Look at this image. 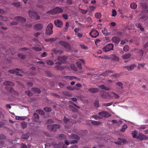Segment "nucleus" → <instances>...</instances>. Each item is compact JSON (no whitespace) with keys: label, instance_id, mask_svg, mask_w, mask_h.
Here are the masks:
<instances>
[{"label":"nucleus","instance_id":"obj_2","mask_svg":"<svg viewBox=\"0 0 148 148\" xmlns=\"http://www.w3.org/2000/svg\"><path fill=\"white\" fill-rule=\"evenodd\" d=\"M63 12V10L61 8L57 7L51 10L48 11L47 13L50 14H55L61 13Z\"/></svg>","mask_w":148,"mask_h":148},{"label":"nucleus","instance_id":"obj_47","mask_svg":"<svg viewBox=\"0 0 148 148\" xmlns=\"http://www.w3.org/2000/svg\"><path fill=\"white\" fill-rule=\"evenodd\" d=\"M127 128V126L125 124L123 125L122 127V129L121 130V131L122 132H125V129Z\"/></svg>","mask_w":148,"mask_h":148},{"label":"nucleus","instance_id":"obj_1","mask_svg":"<svg viewBox=\"0 0 148 148\" xmlns=\"http://www.w3.org/2000/svg\"><path fill=\"white\" fill-rule=\"evenodd\" d=\"M138 20L142 22L146 21L148 18V15L144 12H142L137 16Z\"/></svg>","mask_w":148,"mask_h":148},{"label":"nucleus","instance_id":"obj_13","mask_svg":"<svg viewBox=\"0 0 148 148\" xmlns=\"http://www.w3.org/2000/svg\"><path fill=\"white\" fill-rule=\"evenodd\" d=\"M67 57L65 56H60L58 58V60L59 61H60L62 63H65L67 59Z\"/></svg>","mask_w":148,"mask_h":148},{"label":"nucleus","instance_id":"obj_3","mask_svg":"<svg viewBox=\"0 0 148 148\" xmlns=\"http://www.w3.org/2000/svg\"><path fill=\"white\" fill-rule=\"evenodd\" d=\"M61 125L59 124H54L52 125H48L47 128L48 129L53 132H55L57 131V129L60 128Z\"/></svg>","mask_w":148,"mask_h":148},{"label":"nucleus","instance_id":"obj_21","mask_svg":"<svg viewBox=\"0 0 148 148\" xmlns=\"http://www.w3.org/2000/svg\"><path fill=\"white\" fill-rule=\"evenodd\" d=\"M52 52L56 54L59 53L60 54H62L63 53V51L61 50H57L55 49H54L52 50Z\"/></svg>","mask_w":148,"mask_h":148},{"label":"nucleus","instance_id":"obj_28","mask_svg":"<svg viewBox=\"0 0 148 148\" xmlns=\"http://www.w3.org/2000/svg\"><path fill=\"white\" fill-rule=\"evenodd\" d=\"M26 119V117L25 116H16V119L19 120H24Z\"/></svg>","mask_w":148,"mask_h":148},{"label":"nucleus","instance_id":"obj_30","mask_svg":"<svg viewBox=\"0 0 148 148\" xmlns=\"http://www.w3.org/2000/svg\"><path fill=\"white\" fill-rule=\"evenodd\" d=\"M57 38H49L48 39H45V40L48 42H53L56 41Z\"/></svg>","mask_w":148,"mask_h":148},{"label":"nucleus","instance_id":"obj_7","mask_svg":"<svg viewBox=\"0 0 148 148\" xmlns=\"http://www.w3.org/2000/svg\"><path fill=\"white\" fill-rule=\"evenodd\" d=\"M114 45L112 43H109L103 47L102 49L104 52H108L113 50Z\"/></svg>","mask_w":148,"mask_h":148},{"label":"nucleus","instance_id":"obj_35","mask_svg":"<svg viewBox=\"0 0 148 148\" xmlns=\"http://www.w3.org/2000/svg\"><path fill=\"white\" fill-rule=\"evenodd\" d=\"M91 123L94 125H98L100 124L101 123L99 121L92 120Z\"/></svg>","mask_w":148,"mask_h":148},{"label":"nucleus","instance_id":"obj_50","mask_svg":"<svg viewBox=\"0 0 148 148\" xmlns=\"http://www.w3.org/2000/svg\"><path fill=\"white\" fill-rule=\"evenodd\" d=\"M116 85L117 86H118L120 87L121 89H122L123 88V84L121 82H117L116 83Z\"/></svg>","mask_w":148,"mask_h":148},{"label":"nucleus","instance_id":"obj_61","mask_svg":"<svg viewBox=\"0 0 148 148\" xmlns=\"http://www.w3.org/2000/svg\"><path fill=\"white\" fill-rule=\"evenodd\" d=\"M112 104V103H103V105L105 106H108L111 105Z\"/></svg>","mask_w":148,"mask_h":148},{"label":"nucleus","instance_id":"obj_45","mask_svg":"<svg viewBox=\"0 0 148 148\" xmlns=\"http://www.w3.org/2000/svg\"><path fill=\"white\" fill-rule=\"evenodd\" d=\"M29 136L27 134H23L21 138L25 139H27L29 138Z\"/></svg>","mask_w":148,"mask_h":148},{"label":"nucleus","instance_id":"obj_8","mask_svg":"<svg viewBox=\"0 0 148 148\" xmlns=\"http://www.w3.org/2000/svg\"><path fill=\"white\" fill-rule=\"evenodd\" d=\"M89 34L92 38H96L98 36L99 33L96 30L92 29L89 33Z\"/></svg>","mask_w":148,"mask_h":148},{"label":"nucleus","instance_id":"obj_34","mask_svg":"<svg viewBox=\"0 0 148 148\" xmlns=\"http://www.w3.org/2000/svg\"><path fill=\"white\" fill-rule=\"evenodd\" d=\"M12 4L17 8L20 7L21 5L20 3L19 2L12 3Z\"/></svg>","mask_w":148,"mask_h":148},{"label":"nucleus","instance_id":"obj_20","mask_svg":"<svg viewBox=\"0 0 148 148\" xmlns=\"http://www.w3.org/2000/svg\"><path fill=\"white\" fill-rule=\"evenodd\" d=\"M108 73H114V71L113 70L107 71H106L105 72L103 73L101 75L104 76H106L108 75Z\"/></svg>","mask_w":148,"mask_h":148},{"label":"nucleus","instance_id":"obj_48","mask_svg":"<svg viewBox=\"0 0 148 148\" xmlns=\"http://www.w3.org/2000/svg\"><path fill=\"white\" fill-rule=\"evenodd\" d=\"M19 58L22 59H24L26 58V56L25 55H24L22 54H19L18 55Z\"/></svg>","mask_w":148,"mask_h":148},{"label":"nucleus","instance_id":"obj_52","mask_svg":"<svg viewBox=\"0 0 148 148\" xmlns=\"http://www.w3.org/2000/svg\"><path fill=\"white\" fill-rule=\"evenodd\" d=\"M112 16L114 17L117 14V13L116 11L114 9H113L112 11Z\"/></svg>","mask_w":148,"mask_h":148},{"label":"nucleus","instance_id":"obj_19","mask_svg":"<svg viewBox=\"0 0 148 148\" xmlns=\"http://www.w3.org/2000/svg\"><path fill=\"white\" fill-rule=\"evenodd\" d=\"M33 117L34 120L36 122H38L39 119V116L38 114L36 113H34L33 114Z\"/></svg>","mask_w":148,"mask_h":148},{"label":"nucleus","instance_id":"obj_51","mask_svg":"<svg viewBox=\"0 0 148 148\" xmlns=\"http://www.w3.org/2000/svg\"><path fill=\"white\" fill-rule=\"evenodd\" d=\"M145 64L144 63L143 64H138L137 68L138 69H139L140 67L143 68L144 67V66Z\"/></svg>","mask_w":148,"mask_h":148},{"label":"nucleus","instance_id":"obj_5","mask_svg":"<svg viewBox=\"0 0 148 148\" xmlns=\"http://www.w3.org/2000/svg\"><path fill=\"white\" fill-rule=\"evenodd\" d=\"M58 43L66 49V51H69L71 50V47L69 44L67 42L64 41H60Z\"/></svg>","mask_w":148,"mask_h":148},{"label":"nucleus","instance_id":"obj_22","mask_svg":"<svg viewBox=\"0 0 148 148\" xmlns=\"http://www.w3.org/2000/svg\"><path fill=\"white\" fill-rule=\"evenodd\" d=\"M102 32L103 34L105 36L110 35L111 34L110 32H107V29L106 28H104L103 30H102Z\"/></svg>","mask_w":148,"mask_h":148},{"label":"nucleus","instance_id":"obj_29","mask_svg":"<svg viewBox=\"0 0 148 148\" xmlns=\"http://www.w3.org/2000/svg\"><path fill=\"white\" fill-rule=\"evenodd\" d=\"M96 8V7L95 6H91L89 7L88 9L89 12H93Z\"/></svg>","mask_w":148,"mask_h":148},{"label":"nucleus","instance_id":"obj_56","mask_svg":"<svg viewBox=\"0 0 148 148\" xmlns=\"http://www.w3.org/2000/svg\"><path fill=\"white\" fill-rule=\"evenodd\" d=\"M47 64L50 65H52L54 64L53 62V61L50 60L47 61Z\"/></svg>","mask_w":148,"mask_h":148},{"label":"nucleus","instance_id":"obj_59","mask_svg":"<svg viewBox=\"0 0 148 148\" xmlns=\"http://www.w3.org/2000/svg\"><path fill=\"white\" fill-rule=\"evenodd\" d=\"M80 46L81 48L84 49H88V48L87 46H85L84 45H80Z\"/></svg>","mask_w":148,"mask_h":148},{"label":"nucleus","instance_id":"obj_54","mask_svg":"<svg viewBox=\"0 0 148 148\" xmlns=\"http://www.w3.org/2000/svg\"><path fill=\"white\" fill-rule=\"evenodd\" d=\"M112 93L114 95L113 97L114 99H118L120 97L118 95L116 94L114 92H112Z\"/></svg>","mask_w":148,"mask_h":148},{"label":"nucleus","instance_id":"obj_9","mask_svg":"<svg viewBox=\"0 0 148 148\" xmlns=\"http://www.w3.org/2000/svg\"><path fill=\"white\" fill-rule=\"evenodd\" d=\"M137 138L140 140H144L148 139V137L142 133H139Z\"/></svg>","mask_w":148,"mask_h":148},{"label":"nucleus","instance_id":"obj_4","mask_svg":"<svg viewBox=\"0 0 148 148\" xmlns=\"http://www.w3.org/2000/svg\"><path fill=\"white\" fill-rule=\"evenodd\" d=\"M29 14L31 18H34L37 20L40 19V16L38 15L37 13L34 11L29 10Z\"/></svg>","mask_w":148,"mask_h":148},{"label":"nucleus","instance_id":"obj_53","mask_svg":"<svg viewBox=\"0 0 148 148\" xmlns=\"http://www.w3.org/2000/svg\"><path fill=\"white\" fill-rule=\"evenodd\" d=\"M138 53H139V55L141 56H142L144 53V51L142 50L139 49Z\"/></svg>","mask_w":148,"mask_h":148},{"label":"nucleus","instance_id":"obj_36","mask_svg":"<svg viewBox=\"0 0 148 148\" xmlns=\"http://www.w3.org/2000/svg\"><path fill=\"white\" fill-rule=\"evenodd\" d=\"M95 16L96 18L99 19L101 18V14L100 12H97L95 14Z\"/></svg>","mask_w":148,"mask_h":148},{"label":"nucleus","instance_id":"obj_32","mask_svg":"<svg viewBox=\"0 0 148 148\" xmlns=\"http://www.w3.org/2000/svg\"><path fill=\"white\" fill-rule=\"evenodd\" d=\"M131 54L130 53H128L122 56V58L123 59H127L129 58L131 56Z\"/></svg>","mask_w":148,"mask_h":148},{"label":"nucleus","instance_id":"obj_46","mask_svg":"<svg viewBox=\"0 0 148 148\" xmlns=\"http://www.w3.org/2000/svg\"><path fill=\"white\" fill-rule=\"evenodd\" d=\"M60 139L62 140L66 138L65 136L63 134H59L58 136Z\"/></svg>","mask_w":148,"mask_h":148},{"label":"nucleus","instance_id":"obj_6","mask_svg":"<svg viewBox=\"0 0 148 148\" xmlns=\"http://www.w3.org/2000/svg\"><path fill=\"white\" fill-rule=\"evenodd\" d=\"M53 24L51 23H49L47 27L45 34L49 35H50L52 34L53 33Z\"/></svg>","mask_w":148,"mask_h":148},{"label":"nucleus","instance_id":"obj_31","mask_svg":"<svg viewBox=\"0 0 148 148\" xmlns=\"http://www.w3.org/2000/svg\"><path fill=\"white\" fill-rule=\"evenodd\" d=\"M16 70L18 71H20L21 70L18 69V68H16L15 69H11V70H9L8 71V72L11 74H14L15 73H16Z\"/></svg>","mask_w":148,"mask_h":148},{"label":"nucleus","instance_id":"obj_49","mask_svg":"<svg viewBox=\"0 0 148 148\" xmlns=\"http://www.w3.org/2000/svg\"><path fill=\"white\" fill-rule=\"evenodd\" d=\"M21 125L22 128L25 129L27 127V125L26 123L23 122L21 124Z\"/></svg>","mask_w":148,"mask_h":148},{"label":"nucleus","instance_id":"obj_38","mask_svg":"<svg viewBox=\"0 0 148 148\" xmlns=\"http://www.w3.org/2000/svg\"><path fill=\"white\" fill-rule=\"evenodd\" d=\"M69 107L72 111L75 112H77V110L72 106L69 105Z\"/></svg>","mask_w":148,"mask_h":148},{"label":"nucleus","instance_id":"obj_33","mask_svg":"<svg viewBox=\"0 0 148 148\" xmlns=\"http://www.w3.org/2000/svg\"><path fill=\"white\" fill-rule=\"evenodd\" d=\"M137 6V4L135 3H132L130 5V8L133 9H135Z\"/></svg>","mask_w":148,"mask_h":148},{"label":"nucleus","instance_id":"obj_16","mask_svg":"<svg viewBox=\"0 0 148 148\" xmlns=\"http://www.w3.org/2000/svg\"><path fill=\"white\" fill-rule=\"evenodd\" d=\"M3 84L5 86H13L14 84L13 82L10 81H5L3 83Z\"/></svg>","mask_w":148,"mask_h":148},{"label":"nucleus","instance_id":"obj_44","mask_svg":"<svg viewBox=\"0 0 148 148\" xmlns=\"http://www.w3.org/2000/svg\"><path fill=\"white\" fill-rule=\"evenodd\" d=\"M120 75V74L119 73H115L114 74L111 75L112 78H115L116 77H119Z\"/></svg>","mask_w":148,"mask_h":148},{"label":"nucleus","instance_id":"obj_60","mask_svg":"<svg viewBox=\"0 0 148 148\" xmlns=\"http://www.w3.org/2000/svg\"><path fill=\"white\" fill-rule=\"evenodd\" d=\"M69 26V23L68 22H67L66 23L65 27L66 28L65 29L66 31H67Z\"/></svg>","mask_w":148,"mask_h":148},{"label":"nucleus","instance_id":"obj_58","mask_svg":"<svg viewBox=\"0 0 148 148\" xmlns=\"http://www.w3.org/2000/svg\"><path fill=\"white\" fill-rule=\"evenodd\" d=\"M67 88L70 90H74L75 89H76L77 90H78V89H77V88H73L72 86H67Z\"/></svg>","mask_w":148,"mask_h":148},{"label":"nucleus","instance_id":"obj_27","mask_svg":"<svg viewBox=\"0 0 148 148\" xmlns=\"http://www.w3.org/2000/svg\"><path fill=\"white\" fill-rule=\"evenodd\" d=\"M32 90L35 93L38 94L40 93L41 91L38 88H32Z\"/></svg>","mask_w":148,"mask_h":148},{"label":"nucleus","instance_id":"obj_15","mask_svg":"<svg viewBox=\"0 0 148 148\" xmlns=\"http://www.w3.org/2000/svg\"><path fill=\"white\" fill-rule=\"evenodd\" d=\"M14 19L21 23L25 22L26 21L25 19L21 16L15 17H14Z\"/></svg>","mask_w":148,"mask_h":148},{"label":"nucleus","instance_id":"obj_12","mask_svg":"<svg viewBox=\"0 0 148 148\" xmlns=\"http://www.w3.org/2000/svg\"><path fill=\"white\" fill-rule=\"evenodd\" d=\"M43 27V25L42 24L37 23L34 26V28L35 30H40Z\"/></svg>","mask_w":148,"mask_h":148},{"label":"nucleus","instance_id":"obj_17","mask_svg":"<svg viewBox=\"0 0 148 148\" xmlns=\"http://www.w3.org/2000/svg\"><path fill=\"white\" fill-rule=\"evenodd\" d=\"M88 91L92 93H95L98 92L99 91V89L97 88H89Z\"/></svg>","mask_w":148,"mask_h":148},{"label":"nucleus","instance_id":"obj_64","mask_svg":"<svg viewBox=\"0 0 148 148\" xmlns=\"http://www.w3.org/2000/svg\"><path fill=\"white\" fill-rule=\"evenodd\" d=\"M63 18L65 20H67L68 19V16L67 14H64L62 15Z\"/></svg>","mask_w":148,"mask_h":148},{"label":"nucleus","instance_id":"obj_39","mask_svg":"<svg viewBox=\"0 0 148 148\" xmlns=\"http://www.w3.org/2000/svg\"><path fill=\"white\" fill-rule=\"evenodd\" d=\"M99 101L98 100H96L94 103V105L95 107L98 108L99 107Z\"/></svg>","mask_w":148,"mask_h":148},{"label":"nucleus","instance_id":"obj_55","mask_svg":"<svg viewBox=\"0 0 148 148\" xmlns=\"http://www.w3.org/2000/svg\"><path fill=\"white\" fill-rule=\"evenodd\" d=\"M25 92L26 95H27L29 96H32V94L31 93L30 91L29 90L25 91Z\"/></svg>","mask_w":148,"mask_h":148},{"label":"nucleus","instance_id":"obj_63","mask_svg":"<svg viewBox=\"0 0 148 148\" xmlns=\"http://www.w3.org/2000/svg\"><path fill=\"white\" fill-rule=\"evenodd\" d=\"M141 6L142 7V8L145 9H147V5L145 3H142L141 4Z\"/></svg>","mask_w":148,"mask_h":148},{"label":"nucleus","instance_id":"obj_14","mask_svg":"<svg viewBox=\"0 0 148 148\" xmlns=\"http://www.w3.org/2000/svg\"><path fill=\"white\" fill-rule=\"evenodd\" d=\"M120 40V38L119 37L116 36H113L111 39L112 42H115L117 44L119 43Z\"/></svg>","mask_w":148,"mask_h":148},{"label":"nucleus","instance_id":"obj_11","mask_svg":"<svg viewBox=\"0 0 148 148\" xmlns=\"http://www.w3.org/2000/svg\"><path fill=\"white\" fill-rule=\"evenodd\" d=\"M54 23L55 25L59 27H61L63 26V22L60 20L56 19L54 21Z\"/></svg>","mask_w":148,"mask_h":148},{"label":"nucleus","instance_id":"obj_24","mask_svg":"<svg viewBox=\"0 0 148 148\" xmlns=\"http://www.w3.org/2000/svg\"><path fill=\"white\" fill-rule=\"evenodd\" d=\"M99 87L101 89L105 90H111L110 88L105 87L104 85H102L99 86Z\"/></svg>","mask_w":148,"mask_h":148},{"label":"nucleus","instance_id":"obj_62","mask_svg":"<svg viewBox=\"0 0 148 148\" xmlns=\"http://www.w3.org/2000/svg\"><path fill=\"white\" fill-rule=\"evenodd\" d=\"M129 49V47L127 45L125 46L124 47H123V50L125 51H128Z\"/></svg>","mask_w":148,"mask_h":148},{"label":"nucleus","instance_id":"obj_23","mask_svg":"<svg viewBox=\"0 0 148 148\" xmlns=\"http://www.w3.org/2000/svg\"><path fill=\"white\" fill-rule=\"evenodd\" d=\"M64 78L66 79H69L71 80H72L73 79H77V78L75 76H65L64 77Z\"/></svg>","mask_w":148,"mask_h":148},{"label":"nucleus","instance_id":"obj_43","mask_svg":"<svg viewBox=\"0 0 148 148\" xmlns=\"http://www.w3.org/2000/svg\"><path fill=\"white\" fill-rule=\"evenodd\" d=\"M77 67L80 69H82V64L79 62H76Z\"/></svg>","mask_w":148,"mask_h":148},{"label":"nucleus","instance_id":"obj_37","mask_svg":"<svg viewBox=\"0 0 148 148\" xmlns=\"http://www.w3.org/2000/svg\"><path fill=\"white\" fill-rule=\"evenodd\" d=\"M36 112L42 115H44L45 114L44 112L42 110H36Z\"/></svg>","mask_w":148,"mask_h":148},{"label":"nucleus","instance_id":"obj_25","mask_svg":"<svg viewBox=\"0 0 148 148\" xmlns=\"http://www.w3.org/2000/svg\"><path fill=\"white\" fill-rule=\"evenodd\" d=\"M111 58L113 60L116 61H118L119 60V57L114 54H112L111 55Z\"/></svg>","mask_w":148,"mask_h":148},{"label":"nucleus","instance_id":"obj_41","mask_svg":"<svg viewBox=\"0 0 148 148\" xmlns=\"http://www.w3.org/2000/svg\"><path fill=\"white\" fill-rule=\"evenodd\" d=\"M44 110L46 112H50L51 111V109L48 107H45L44 108Z\"/></svg>","mask_w":148,"mask_h":148},{"label":"nucleus","instance_id":"obj_10","mask_svg":"<svg viewBox=\"0 0 148 148\" xmlns=\"http://www.w3.org/2000/svg\"><path fill=\"white\" fill-rule=\"evenodd\" d=\"M98 114L99 115L106 118L110 117L111 116L110 114L105 111H103L99 112Z\"/></svg>","mask_w":148,"mask_h":148},{"label":"nucleus","instance_id":"obj_57","mask_svg":"<svg viewBox=\"0 0 148 148\" xmlns=\"http://www.w3.org/2000/svg\"><path fill=\"white\" fill-rule=\"evenodd\" d=\"M118 140H121V143H125L127 142V141L126 139H122L121 138H118Z\"/></svg>","mask_w":148,"mask_h":148},{"label":"nucleus","instance_id":"obj_40","mask_svg":"<svg viewBox=\"0 0 148 148\" xmlns=\"http://www.w3.org/2000/svg\"><path fill=\"white\" fill-rule=\"evenodd\" d=\"M72 137L73 138L77 140H79L80 137L76 134H73L72 135Z\"/></svg>","mask_w":148,"mask_h":148},{"label":"nucleus","instance_id":"obj_26","mask_svg":"<svg viewBox=\"0 0 148 148\" xmlns=\"http://www.w3.org/2000/svg\"><path fill=\"white\" fill-rule=\"evenodd\" d=\"M138 133L137 131L136 130L134 131L133 132L132 134L133 136V137L134 138H137L138 136Z\"/></svg>","mask_w":148,"mask_h":148},{"label":"nucleus","instance_id":"obj_18","mask_svg":"<svg viewBox=\"0 0 148 148\" xmlns=\"http://www.w3.org/2000/svg\"><path fill=\"white\" fill-rule=\"evenodd\" d=\"M136 27L140 29V30L142 31H143L145 30V29L139 23H136L135 24Z\"/></svg>","mask_w":148,"mask_h":148},{"label":"nucleus","instance_id":"obj_42","mask_svg":"<svg viewBox=\"0 0 148 148\" xmlns=\"http://www.w3.org/2000/svg\"><path fill=\"white\" fill-rule=\"evenodd\" d=\"M71 67L72 70L75 71H77V68L74 64H71Z\"/></svg>","mask_w":148,"mask_h":148}]
</instances>
